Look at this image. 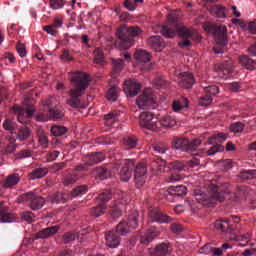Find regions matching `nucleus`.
<instances>
[{"mask_svg":"<svg viewBox=\"0 0 256 256\" xmlns=\"http://www.w3.org/2000/svg\"><path fill=\"white\" fill-rule=\"evenodd\" d=\"M230 185L225 183L220 186L216 184L209 183L206 191L205 190H198L195 192V199L201 205H211L213 201H225V197L231 193L229 190Z\"/></svg>","mask_w":256,"mask_h":256,"instance_id":"obj_1","label":"nucleus"},{"mask_svg":"<svg viewBox=\"0 0 256 256\" xmlns=\"http://www.w3.org/2000/svg\"><path fill=\"white\" fill-rule=\"evenodd\" d=\"M168 24L162 26L160 29V33L166 39H173L175 35H179L182 39H190L193 35V31L185 26L179 24V12L172 11L168 13L167 16Z\"/></svg>","mask_w":256,"mask_h":256,"instance_id":"obj_2","label":"nucleus"},{"mask_svg":"<svg viewBox=\"0 0 256 256\" xmlns=\"http://www.w3.org/2000/svg\"><path fill=\"white\" fill-rule=\"evenodd\" d=\"M71 81L73 88L70 90V94L72 97L69 98L66 103L73 108L81 107L79 97H81L87 90V87H89V75L83 72H74L71 75Z\"/></svg>","mask_w":256,"mask_h":256,"instance_id":"obj_3","label":"nucleus"},{"mask_svg":"<svg viewBox=\"0 0 256 256\" xmlns=\"http://www.w3.org/2000/svg\"><path fill=\"white\" fill-rule=\"evenodd\" d=\"M139 124L142 129H148L155 133H157V131H161V124L159 123V120L149 111H145L140 114Z\"/></svg>","mask_w":256,"mask_h":256,"instance_id":"obj_4","label":"nucleus"},{"mask_svg":"<svg viewBox=\"0 0 256 256\" xmlns=\"http://www.w3.org/2000/svg\"><path fill=\"white\" fill-rule=\"evenodd\" d=\"M214 39L216 42V46L214 47V53L216 55H221V53H225L223 47H227L229 43V41L227 40V27L218 26L214 31Z\"/></svg>","mask_w":256,"mask_h":256,"instance_id":"obj_5","label":"nucleus"},{"mask_svg":"<svg viewBox=\"0 0 256 256\" xmlns=\"http://www.w3.org/2000/svg\"><path fill=\"white\" fill-rule=\"evenodd\" d=\"M139 227V212L134 211L132 214L128 216V222H120L116 226V233L118 235H127L131 231V229H137Z\"/></svg>","mask_w":256,"mask_h":256,"instance_id":"obj_6","label":"nucleus"},{"mask_svg":"<svg viewBox=\"0 0 256 256\" xmlns=\"http://www.w3.org/2000/svg\"><path fill=\"white\" fill-rule=\"evenodd\" d=\"M121 167L120 170V181H123L124 183H129L131 180V177H133V172L131 169L135 167V160L133 159H124L120 160L115 164V169L117 167Z\"/></svg>","mask_w":256,"mask_h":256,"instance_id":"obj_7","label":"nucleus"},{"mask_svg":"<svg viewBox=\"0 0 256 256\" xmlns=\"http://www.w3.org/2000/svg\"><path fill=\"white\" fill-rule=\"evenodd\" d=\"M172 145L176 151H196L197 147L201 145V139L196 138L189 142L187 139L175 138Z\"/></svg>","mask_w":256,"mask_h":256,"instance_id":"obj_8","label":"nucleus"},{"mask_svg":"<svg viewBox=\"0 0 256 256\" xmlns=\"http://www.w3.org/2000/svg\"><path fill=\"white\" fill-rule=\"evenodd\" d=\"M139 109H155V95L152 90H146L136 99Z\"/></svg>","mask_w":256,"mask_h":256,"instance_id":"obj_9","label":"nucleus"},{"mask_svg":"<svg viewBox=\"0 0 256 256\" xmlns=\"http://www.w3.org/2000/svg\"><path fill=\"white\" fill-rule=\"evenodd\" d=\"M116 37H118L122 49L127 50L133 46V39L129 34V26H120L116 31Z\"/></svg>","mask_w":256,"mask_h":256,"instance_id":"obj_10","label":"nucleus"},{"mask_svg":"<svg viewBox=\"0 0 256 256\" xmlns=\"http://www.w3.org/2000/svg\"><path fill=\"white\" fill-rule=\"evenodd\" d=\"M22 201H30V209L39 211L45 205V198L35 195V192H27L21 196Z\"/></svg>","mask_w":256,"mask_h":256,"instance_id":"obj_11","label":"nucleus"},{"mask_svg":"<svg viewBox=\"0 0 256 256\" xmlns=\"http://www.w3.org/2000/svg\"><path fill=\"white\" fill-rule=\"evenodd\" d=\"M134 182L136 187H143L147 182V166L139 163L134 170Z\"/></svg>","mask_w":256,"mask_h":256,"instance_id":"obj_12","label":"nucleus"},{"mask_svg":"<svg viewBox=\"0 0 256 256\" xmlns=\"http://www.w3.org/2000/svg\"><path fill=\"white\" fill-rule=\"evenodd\" d=\"M123 90L127 97H136L141 90V84L137 80H126L123 85Z\"/></svg>","mask_w":256,"mask_h":256,"instance_id":"obj_13","label":"nucleus"},{"mask_svg":"<svg viewBox=\"0 0 256 256\" xmlns=\"http://www.w3.org/2000/svg\"><path fill=\"white\" fill-rule=\"evenodd\" d=\"M160 232L157 227L150 225L148 229L140 236V243L142 245H149L155 237H159Z\"/></svg>","mask_w":256,"mask_h":256,"instance_id":"obj_14","label":"nucleus"},{"mask_svg":"<svg viewBox=\"0 0 256 256\" xmlns=\"http://www.w3.org/2000/svg\"><path fill=\"white\" fill-rule=\"evenodd\" d=\"M237 219V216H233L231 218H224L217 220L215 222V228L218 229L219 231H222L223 233H229V231H235V226L231 224V222Z\"/></svg>","mask_w":256,"mask_h":256,"instance_id":"obj_15","label":"nucleus"},{"mask_svg":"<svg viewBox=\"0 0 256 256\" xmlns=\"http://www.w3.org/2000/svg\"><path fill=\"white\" fill-rule=\"evenodd\" d=\"M234 69L235 66H233V62H223L217 67L218 77H220V79H229Z\"/></svg>","mask_w":256,"mask_h":256,"instance_id":"obj_16","label":"nucleus"},{"mask_svg":"<svg viewBox=\"0 0 256 256\" xmlns=\"http://www.w3.org/2000/svg\"><path fill=\"white\" fill-rule=\"evenodd\" d=\"M149 223H171L173 219L171 217L155 210H151L148 214Z\"/></svg>","mask_w":256,"mask_h":256,"instance_id":"obj_17","label":"nucleus"},{"mask_svg":"<svg viewBox=\"0 0 256 256\" xmlns=\"http://www.w3.org/2000/svg\"><path fill=\"white\" fill-rule=\"evenodd\" d=\"M179 84L184 89H191L195 85V78L191 72H182L179 74Z\"/></svg>","mask_w":256,"mask_h":256,"instance_id":"obj_18","label":"nucleus"},{"mask_svg":"<svg viewBox=\"0 0 256 256\" xmlns=\"http://www.w3.org/2000/svg\"><path fill=\"white\" fill-rule=\"evenodd\" d=\"M171 251H173V248H171L169 243H161L158 244L153 251H150V253L151 256H167L171 255Z\"/></svg>","mask_w":256,"mask_h":256,"instance_id":"obj_19","label":"nucleus"},{"mask_svg":"<svg viewBox=\"0 0 256 256\" xmlns=\"http://www.w3.org/2000/svg\"><path fill=\"white\" fill-rule=\"evenodd\" d=\"M21 181V176L17 173L8 175L2 182L3 189H13Z\"/></svg>","mask_w":256,"mask_h":256,"instance_id":"obj_20","label":"nucleus"},{"mask_svg":"<svg viewBox=\"0 0 256 256\" xmlns=\"http://www.w3.org/2000/svg\"><path fill=\"white\" fill-rule=\"evenodd\" d=\"M59 229H61V227H59L58 225L45 228L43 230H40L36 234V237L37 239H47L49 237H53V235H57Z\"/></svg>","mask_w":256,"mask_h":256,"instance_id":"obj_21","label":"nucleus"},{"mask_svg":"<svg viewBox=\"0 0 256 256\" xmlns=\"http://www.w3.org/2000/svg\"><path fill=\"white\" fill-rule=\"evenodd\" d=\"M167 193L171 197H185L187 195V187L184 185L170 186Z\"/></svg>","mask_w":256,"mask_h":256,"instance_id":"obj_22","label":"nucleus"},{"mask_svg":"<svg viewBox=\"0 0 256 256\" xmlns=\"http://www.w3.org/2000/svg\"><path fill=\"white\" fill-rule=\"evenodd\" d=\"M106 245L110 247V249H117L119 245H121V239L114 232H108L105 236Z\"/></svg>","mask_w":256,"mask_h":256,"instance_id":"obj_23","label":"nucleus"},{"mask_svg":"<svg viewBox=\"0 0 256 256\" xmlns=\"http://www.w3.org/2000/svg\"><path fill=\"white\" fill-rule=\"evenodd\" d=\"M150 167L154 173H165L167 161L161 158H156L152 160Z\"/></svg>","mask_w":256,"mask_h":256,"instance_id":"obj_24","label":"nucleus"},{"mask_svg":"<svg viewBox=\"0 0 256 256\" xmlns=\"http://www.w3.org/2000/svg\"><path fill=\"white\" fill-rule=\"evenodd\" d=\"M86 161L88 165H97L101 161H105V154L103 152H92L87 155Z\"/></svg>","mask_w":256,"mask_h":256,"instance_id":"obj_25","label":"nucleus"},{"mask_svg":"<svg viewBox=\"0 0 256 256\" xmlns=\"http://www.w3.org/2000/svg\"><path fill=\"white\" fill-rule=\"evenodd\" d=\"M210 13L211 15H213L214 17H217L218 19H225V17H227L228 10L225 6L216 4L211 7Z\"/></svg>","mask_w":256,"mask_h":256,"instance_id":"obj_26","label":"nucleus"},{"mask_svg":"<svg viewBox=\"0 0 256 256\" xmlns=\"http://www.w3.org/2000/svg\"><path fill=\"white\" fill-rule=\"evenodd\" d=\"M227 139H229V134L220 132L208 138V142L206 143V145H219V143H225Z\"/></svg>","mask_w":256,"mask_h":256,"instance_id":"obj_27","label":"nucleus"},{"mask_svg":"<svg viewBox=\"0 0 256 256\" xmlns=\"http://www.w3.org/2000/svg\"><path fill=\"white\" fill-rule=\"evenodd\" d=\"M160 129L164 127V129H171V127H175L177 125V118L171 115H165L159 122Z\"/></svg>","mask_w":256,"mask_h":256,"instance_id":"obj_28","label":"nucleus"},{"mask_svg":"<svg viewBox=\"0 0 256 256\" xmlns=\"http://www.w3.org/2000/svg\"><path fill=\"white\" fill-rule=\"evenodd\" d=\"M134 58L136 61H139V63H149L151 61L152 56L147 50L138 49L134 53Z\"/></svg>","mask_w":256,"mask_h":256,"instance_id":"obj_29","label":"nucleus"},{"mask_svg":"<svg viewBox=\"0 0 256 256\" xmlns=\"http://www.w3.org/2000/svg\"><path fill=\"white\" fill-rule=\"evenodd\" d=\"M92 176L95 177V179L105 181V179H109V177H111V172H109L105 167H96L92 171Z\"/></svg>","mask_w":256,"mask_h":256,"instance_id":"obj_30","label":"nucleus"},{"mask_svg":"<svg viewBox=\"0 0 256 256\" xmlns=\"http://www.w3.org/2000/svg\"><path fill=\"white\" fill-rule=\"evenodd\" d=\"M147 44L149 45V47L154 49V51L159 52V51H161V48L163 47V40L161 39V36H151L147 40Z\"/></svg>","mask_w":256,"mask_h":256,"instance_id":"obj_31","label":"nucleus"},{"mask_svg":"<svg viewBox=\"0 0 256 256\" xmlns=\"http://www.w3.org/2000/svg\"><path fill=\"white\" fill-rule=\"evenodd\" d=\"M7 211L8 208L3 206V202H0V223H13V217Z\"/></svg>","mask_w":256,"mask_h":256,"instance_id":"obj_32","label":"nucleus"},{"mask_svg":"<svg viewBox=\"0 0 256 256\" xmlns=\"http://www.w3.org/2000/svg\"><path fill=\"white\" fill-rule=\"evenodd\" d=\"M48 171L45 168H36L29 174V179L35 181V179H43L47 175Z\"/></svg>","mask_w":256,"mask_h":256,"instance_id":"obj_33","label":"nucleus"},{"mask_svg":"<svg viewBox=\"0 0 256 256\" xmlns=\"http://www.w3.org/2000/svg\"><path fill=\"white\" fill-rule=\"evenodd\" d=\"M105 125L111 127V125H115L117 121H119V114L117 112H110L104 116Z\"/></svg>","mask_w":256,"mask_h":256,"instance_id":"obj_34","label":"nucleus"},{"mask_svg":"<svg viewBox=\"0 0 256 256\" xmlns=\"http://www.w3.org/2000/svg\"><path fill=\"white\" fill-rule=\"evenodd\" d=\"M189 102L187 101V98H183L182 100H174L172 102V109L175 113L181 111L182 109H185L187 107V104Z\"/></svg>","mask_w":256,"mask_h":256,"instance_id":"obj_35","label":"nucleus"},{"mask_svg":"<svg viewBox=\"0 0 256 256\" xmlns=\"http://www.w3.org/2000/svg\"><path fill=\"white\" fill-rule=\"evenodd\" d=\"M122 144L125 149H135L137 147V138L135 136L124 138Z\"/></svg>","mask_w":256,"mask_h":256,"instance_id":"obj_36","label":"nucleus"},{"mask_svg":"<svg viewBox=\"0 0 256 256\" xmlns=\"http://www.w3.org/2000/svg\"><path fill=\"white\" fill-rule=\"evenodd\" d=\"M119 97V88L117 87H111L107 92H106V99L108 101H111L112 103H115Z\"/></svg>","mask_w":256,"mask_h":256,"instance_id":"obj_37","label":"nucleus"},{"mask_svg":"<svg viewBox=\"0 0 256 256\" xmlns=\"http://www.w3.org/2000/svg\"><path fill=\"white\" fill-rule=\"evenodd\" d=\"M31 135V131H29L28 127H21L18 130L16 139H18V141H27V139H29Z\"/></svg>","mask_w":256,"mask_h":256,"instance_id":"obj_38","label":"nucleus"},{"mask_svg":"<svg viewBox=\"0 0 256 256\" xmlns=\"http://www.w3.org/2000/svg\"><path fill=\"white\" fill-rule=\"evenodd\" d=\"M15 141H17V139H15L13 137L8 138V143L6 144V146L4 148V151L7 155L9 153H15V151L17 149V144H15Z\"/></svg>","mask_w":256,"mask_h":256,"instance_id":"obj_39","label":"nucleus"},{"mask_svg":"<svg viewBox=\"0 0 256 256\" xmlns=\"http://www.w3.org/2000/svg\"><path fill=\"white\" fill-rule=\"evenodd\" d=\"M79 178L75 174H66L62 178V183L65 187H69V185H73V183H77Z\"/></svg>","mask_w":256,"mask_h":256,"instance_id":"obj_40","label":"nucleus"},{"mask_svg":"<svg viewBox=\"0 0 256 256\" xmlns=\"http://www.w3.org/2000/svg\"><path fill=\"white\" fill-rule=\"evenodd\" d=\"M50 131L54 137H61L67 133V128L61 125H54L51 127Z\"/></svg>","mask_w":256,"mask_h":256,"instance_id":"obj_41","label":"nucleus"},{"mask_svg":"<svg viewBox=\"0 0 256 256\" xmlns=\"http://www.w3.org/2000/svg\"><path fill=\"white\" fill-rule=\"evenodd\" d=\"M122 209L123 206L119 204L112 206V208L110 209V217L112 219H119V217L123 215Z\"/></svg>","mask_w":256,"mask_h":256,"instance_id":"obj_42","label":"nucleus"},{"mask_svg":"<svg viewBox=\"0 0 256 256\" xmlns=\"http://www.w3.org/2000/svg\"><path fill=\"white\" fill-rule=\"evenodd\" d=\"M89 191V187L87 185L77 186L71 191V197H79L80 195H85Z\"/></svg>","mask_w":256,"mask_h":256,"instance_id":"obj_43","label":"nucleus"},{"mask_svg":"<svg viewBox=\"0 0 256 256\" xmlns=\"http://www.w3.org/2000/svg\"><path fill=\"white\" fill-rule=\"evenodd\" d=\"M223 151H225V147L221 144H216L210 147V149L206 151V154L208 157H211L213 155H217V153H223Z\"/></svg>","mask_w":256,"mask_h":256,"instance_id":"obj_44","label":"nucleus"},{"mask_svg":"<svg viewBox=\"0 0 256 256\" xmlns=\"http://www.w3.org/2000/svg\"><path fill=\"white\" fill-rule=\"evenodd\" d=\"M239 63L246 69H251V67L254 65L253 59L249 58L247 55L240 56Z\"/></svg>","mask_w":256,"mask_h":256,"instance_id":"obj_45","label":"nucleus"},{"mask_svg":"<svg viewBox=\"0 0 256 256\" xmlns=\"http://www.w3.org/2000/svg\"><path fill=\"white\" fill-rule=\"evenodd\" d=\"M201 249L206 254L211 253V251H212L213 255H218V256L223 255V250L221 248L211 249V244H205L204 246L201 247Z\"/></svg>","mask_w":256,"mask_h":256,"instance_id":"obj_46","label":"nucleus"},{"mask_svg":"<svg viewBox=\"0 0 256 256\" xmlns=\"http://www.w3.org/2000/svg\"><path fill=\"white\" fill-rule=\"evenodd\" d=\"M107 208L101 204L91 209L92 217H101V215H105V211Z\"/></svg>","mask_w":256,"mask_h":256,"instance_id":"obj_47","label":"nucleus"},{"mask_svg":"<svg viewBox=\"0 0 256 256\" xmlns=\"http://www.w3.org/2000/svg\"><path fill=\"white\" fill-rule=\"evenodd\" d=\"M103 59H105V54L101 48H96L94 50V63L97 65H101L103 63Z\"/></svg>","mask_w":256,"mask_h":256,"instance_id":"obj_48","label":"nucleus"},{"mask_svg":"<svg viewBox=\"0 0 256 256\" xmlns=\"http://www.w3.org/2000/svg\"><path fill=\"white\" fill-rule=\"evenodd\" d=\"M38 141L43 149H47V147H49V137L45 132L38 133Z\"/></svg>","mask_w":256,"mask_h":256,"instance_id":"obj_49","label":"nucleus"},{"mask_svg":"<svg viewBox=\"0 0 256 256\" xmlns=\"http://www.w3.org/2000/svg\"><path fill=\"white\" fill-rule=\"evenodd\" d=\"M245 130V124L242 122H234L230 125L231 133H243Z\"/></svg>","mask_w":256,"mask_h":256,"instance_id":"obj_50","label":"nucleus"},{"mask_svg":"<svg viewBox=\"0 0 256 256\" xmlns=\"http://www.w3.org/2000/svg\"><path fill=\"white\" fill-rule=\"evenodd\" d=\"M128 33L130 35V39H133L135 37H139L141 33H143V30L139 26H128Z\"/></svg>","mask_w":256,"mask_h":256,"instance_id":"obj_51","label":"nucleus"},{"mask_svg":"<svg viewBox=\"0 0 256 256\" xmlns=\"http://www.w3.org/2000/svg\"><path fill=\"white\" fill-rule=\"evenodd\" d=\"M153 150L159 155H165L169 151V146L163 143H159L153 146Z\"/></svg>","mask_w":256,"mask_h":256,"instance_id":"obj_52","label":"nucleus"},{"mask_svg":"<svg viewBox=\"0 0 256 256\" xmlns=\"http://www.w3.org/2000/svg\"><path fill=\"white\" fill-rule=\"evenodd\" d=\"M204 92L206 93V95H210L213 97H215V95H219L220 93L219 87H217L216 85L204 87Z\"/></svg>","mask_w":256,"mask_h":256,"instance_id":"obj_53","label":"nucleus"},{"mask_svg":"<svg viewBox=\"0 0 256 256\" xmlns=\"http://www.w3.org/2000/svg\"><path fill=\"white\" fill-rule=\"evenodd\" d=\"M48 115L51 119H53V121H59V119H63V112L56 109L48 110Z\"/></svg>","mask_w":256,"mask_h":256,"instance_id":"obj_54","label":"nucleus"},{"mask_svg":"<svg viewBox=\"0 0 256 256\" xmlns=\"http://www.w3.org/2000/svg\"><path fill=\"white\" fill-rule=\"evenodd\" d=\"M213 103V98L209 95H204L199 99L200 107H209Z\"/></svg>","mask_w":256,"mask_h":256,"instance_id":"obj_55","label":"nucleus"},{"mask_svg":"<svg viewBox=\"0 0 256 256\" xmlns=\"http://www.w3.org/2000/svg\"><path fill=\"white\" fill-rule=\"evenodd\" d=\"M252 233H246L243 235H240L237 237V241H245L244 243H239L238 247H246V245L249 243V240L251 239Z\"/></svg>","mask_w":256,"mask_h":256,"instance_id":"obj_56","label":"nucleus"},{"mask_svg":"<svg viewBox=\"0 0 256 256\" xmlns=\"http://www.w3.org/2000/svg\"><path fill=\"white\" fill-rule=\"evenodd\" d=\"M31 155H33V151L31 150H27V149L20 150L16 155V159H29Z\"/></svg>","mask_w":256,"mask_h":256,"instance_id":"obj_57","label":"nucleus"},{"mask_svg":"<svg viewBox=\"0 0 256 256\" xmlns=\"http://www.w3.org/2000/svg\"><path fill=\"white\" fill-rule=\"evenodd\" d=\"M65 0H50V7L52 9H63L65 7Z\"/></svg>","mask_w":256,"mask_h":256,"instance_id":"obj_58","label":"nucleus"},{"mask_svg":"<svg viewBox=\"0 0 256 256\" xmlns=\"http://www.w3.org/2000/svg\"><path fill=\"white\" fill-rule=\"evenodd\" d=\"M16 51L19 55V57H26L27 56V50L25 48V44L19 42L17 45H16Z\"/></svg>","mask_w":256,"mask_h":256,"instance_id":"obj_59","label":"nucleus"},{"mask_svg":"<svg viewBox=\"0 0 256 256\" xmlns=\"http://www.w3.org/2000/svg\"><path fill=\"white\" fill-rule=\"evenodd\" d=\"M3 127L5 131H14L15 130V124L13 123V120L6 118L3 122Z\"/></svg>","mask_w":256,"mask_h":256,"instance_id":"obj_60","label":"nucleus"},{"mask_svg":"<svg viewBox=\"0 0 256 256\" xmlns=\"http://www.w3.org/2000/svg\"><path fill=\"white\" fill-rule=\"evenodd\" d=\"M121 69H123V60L122 59L113 60L114 73H120Z\"/></svg>","mask_w":256,"mask_h":256,"instance_id":"obj_61","label":"nucleus"},{"mask_svg":"<svg viewBox=\"0 0 256 256\" xmlns=\"http://www.w3.org/2000/svg\"><path fill=\"white\" fill-rule=\"evenodd\" d=\"M49 114L47 112H39L36 116V120L40 123H47L49 121Z\"/></svg>","mask_w":256,"mask_h":256,"instance_id":"obj_62","label":"nucleus"},{"mask_svg":"<svg viewBox=\"0 0 256 256\" xmlns=\"http://www.w3.org/2000/svg\"><path fill=\"white\" fill-rule=\"evenodd\" d=\"M77 239V234L73 232H67L64 234V243H71Z\"/></svg>","mask_w":256,"mask_h":256,"instance_id":"obj_63","label":"nucleus"},{"mask_svg":"<svg viewBox=\"0 0 256 256\" xmlns=\"http://www.w3.org/2000/svg\"><path fill=\"white\" fill-rule=\"evenodd\" d=\"M248 31L251 33V35H256V20L248 23Z\"/></svg>","mask_w":256,"mask_h":256,"instance_id":"obj_64","label":"nucleus"}]
</instances>
